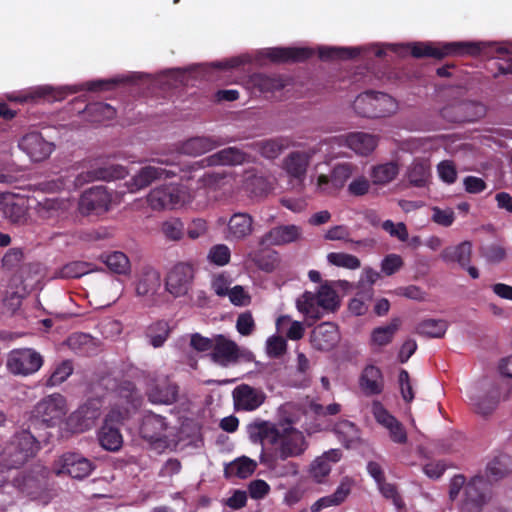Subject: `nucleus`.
Segmentation results:
<instances>
[{"label": "nucleus", "instance_id": "f257e3e1", "mask_svg": "<svg viewBox=\"0 0 512 512\" xmlns=\"http://www.w3.org/2000/svg\"><path fill=\"white\" fill-rule=\"evenodd\" d=\"M299 408L292 403H285L278 409L277 423L256 419L247 425V433L252 443H259L264 448L271 446L270 453L282 459L301 457L309 447L303 431L295 427L299 421Z\"/></svg>", "mask_w": 512, "mask_h": 512}, {"label": "nucleus", "instance_id": "f03ea898", "mask_svg": "<svg viewBox=\"0 0 512 512\" xmlns=\"http://www.w3.org/2000/svg\"><path fill=\"white\" fill-rule=\"evenodd\" d=\"M414 57L443 58L449 55L486 54L497 59L499 74H512V45L487 42H451L439 45L432 43H412L404 47Z\"/></svg>", "mask_w": 512, "mask_h": 512}, {"label": "nucleus", "instance_id": "7ed1b4c3", "mask_svg": "<svg viewBox=\"0 0 512 512\" xmlns=\"http://www.w3.org/2000/svg\"><path fill=\"white\" fill-rule=\"evenodd\" d=\"M198 182L203 188L210 190H222L224 194H234L240 189L254 196H262L269 191V185L262 176L249 175L245 181H241L233 174L204 173Z\"/></svg>", "mask_w": 512, "mask_h": 512}, {"label": "nucleus", "instance_id": "20e7f679", "mask_svg": "<svg viewBox=\"0 0 512 512\" xmlns=\"http://www.w3.org/2000/svg\"><path fill=\"white\" fill-rule=\"evenodd\" d=\"M485 487L483 477L476 476L466 483L464 476L455 475L450 481L449 497L456 501L460 512H481L486 501Z\"/></svg>", "mask_w": 512, "mask_h": 512}, {"label": "nucleus", "instance_id": "39448f33", "mask_svg": "<svg viewBox=\"0 0 512 512\" xmlns=\"http://www.w3.org/2000/svg\"><path fill=\"white\" fill-rule=\"evenodd\" d=\"M39 449V442L29 431L18 432L0 452V468L3 470L19 468L34 457Z\"/></svg>", "mask_w": 512, "mask_h": 512}, {"label": "nucleus", "instance_id": "423d86ee", "mask_svg": "<svg viewBox=\"0 0 512 512\" xmlns=\"http://www.w3.org/2000/svg\"><path fill=\"white\" fill-rule=\"evenodd\" d=\"M356 114L367 118L389 117L396 113L398 104L385 93L368 91L356 97L353 103Z\"/></svg>", "mask_w": 512, "mask_h": 512}, {"label": "nucleus", "instance_id": "0eeeda50", "mask_svg": "<svg viewBox=\"0 0 512 512\" xmlns=\"http://www.w3.org/2000/svg\"><path fill=\"white\" fill-rule=\"evenodd\" d=\"M192 194L182 185H162L147 195V203L155 211L175 210L189 204Z\"/></svg>", "mask_w": 512, "mask_h": 512}, {"label": "nucleus", "instance_id": "6e6552de", "mask_svg": "<svg viewBox=\"0 0 512 512\" xmlns=\"http://www.w3.org/2000/svg\"><path fill=\"white\" fill-rule=\"evenodd\" d=\"M43 365V355L31 347L10 350L7 353L5 362L7 372L16 377L32 376L36 374Z\"/></svg>", "mask_w": 512, "mask_h": 512}, {"label": "nucleus", "instance_id": "1a4fd4ad", "mask_svg": "<svg viewBox=\"0 0 512 512\" xmlns=\"http://www.w3.org/2000/svg\"><path fill=\"white\" fill-rule=\"evenodd\" d=\"M119 78H114L110 80H95L90 81L81 85H73V86H61L54 88L52 86H39L35 88L30 95H25L21 98H14L15 101L26 102L29 98H45L47 100H62L68 94L76 93L80 90H89V91H97V90H108L114 84L120 82Z\"/></svg>", "mask_w": 512, "mask_h": 512}, {"label": "nucleus", "instance_id": "9d476101", "mask_svg": "<svg viewBox=\"0 0 512 512\" xmlns=\"http://www.w3.org/2000/svg\"><path fill=\"white\" fill-rule=\"evenodd\" d=\"M142 167L127 183L130 193L138 192L148 187L152 182L174 177L181 171L180 168H172L173 164L166 159H157Z\"/></svg>", "mask_w": 512, "mask_h": 512}, {"label": "nucleus", "instance_id": "9b49d317", "mask_svg": "<svg viewBox=\"0 0 512 512\" xmlns=\"http://www.w3.org/2000/svg\"><path fill=\"white\" fill-rule=\"evenodd\" d=\"M209 357L220 367H230L241 361L253 359L250 351L240 348L235 341L222 334L214 335V344Z\"/></svg>", "mask_w": 512, "mask_h": 512}, {"label": "nucleus", "instance_id": "f8f14e48", "mask_svg": "<svg viewBox=\"0 0 512 512\" xmlns=\"http://www.w3.org/2000/svg\"><path fill=\"white\" fill-rule=\"evenodd\" d=\"M357 172H359V167L356 164L339 163L333 167L330 176L319 174L311 177V182L315 185L317 193L332 195L341 190Z\"/></svg>", "mask_w": 512, "mask_h": 512}, {"label": "nucleus", "instance_id": "ddd939ff", "mask_svg": "<svg viewBox=\"0 0 512 512\" xmlns=\"http://www.w3.org/2000/svg\"><path fill=\"white\" fill-rule=\"evenodd\" d=\"M95 469V464L78 452H66L60 455L52 465L57 476L68 475L74 479H84Z\"/></svg>", "mask_w": 512, "mask_h": 512}, {"label": "nucleus", "instance_id": "4468645a", "mask_svg": "<svg viewBox=\"0 0 512 512\" xmlns=\"http://www.w3.org/2000/svg\"><path fill=\"white\" fill-rule=\"evenodd\" d=\"M127 170L121 165H105L98 166L87 171H82L77 175H73V179H66L58 189H70L72 187H80L86 183L103 180L111 181L124 178L127 175Z\"/></svg>", "mask_w": 512, "mask_h": 512}, {"label": "nucleus", "instance_id": "2eb2a0df", "mask_svg": "<svg viewBox=\"0 0 512 512\" xmlns=\"http://www.w3.org/2000/svg\"><path fill=\"white\" fill-rule=\"evenodd\" d=\"M194 275L195 269L191 263H176L166 275V291L174 298L186 296L192 287Z\"/></svg>", "mask_w": 512, "mask_h": 512}, {"label": "nucleus", "instance_id": "dca6fc26", "mask_svg": "<svg viewBox=\"0 0 512 512\" xmlns=\"http://www.w3.org/2000/svg\"><path fill=\"white\" fill-rule=\"evenodd\" d=\"M318 151L317 147H310L305 150H295L286 155L282 161V169L290 183L303 184L310 162Z\"/></svg>", "mask_w": 512, "mask_h": 512}, {"label": "nucleus", "instance_id": "f3484780", "mask_svg": "<svg viewBox=\"0 0 512 512\" xmlns=\"http://www.w3.org/2000/svg\"><path fill=\"white\" fill-rule=\"evenodd\" d=\"M127 417V413L111 410L106 416L103 426L98 432L100 446L110 452H117L123 445V436L119 424Z\"/></svg>", "mask_w": 512, "mask_h": 512}, {"label": "nucleus", "instance_id": "a211bd4d", "mask_svg": "<svg viewBox=\"0 0 512 512\" xmlns=\"http://www.w3.org/2000/svg\"><path fill=\"white\" fill-rule=\"evenodd\" d=\"M66 413V399L58 393L46 396L34 408L35 417L47 426L59 424Z\"/></svg>", "mask_w": 512, "mask_h": 512}, {"label": "nucleus", "instance_id": "6ab92c4d", "mask_svg": "<svg viewBox=\"0 0 512 512\" xmlns=\"http://www.w3.org/2000/svg\"><path fill=\"white\" fill-rule=\"evenodd\" d=\"M161 275L153 267H144L135 281L136 295L147 304L156 305L161 288Z\"/></svg>", "mask_w": 512, "mask_h": 512}, {"label": "nucleus", "instance_id": "aec40b11", "mask_svg": "<svg viewBox=\"0 0 512 512\" xmlns=\"http://www.w3.org/2000/svg\"><path fill=\"white\" fill-rule=\"evenodd\" d=\"M100 416L98 401H89L74 411L66 421L67 429L72 433H82L91 429Z\"/></svg>", "mask_w": 512, "mask_h": 512}, {"label": "nucleus", "instance_id": "412c9836", "mask_svg": "<svg viewBox=\"0 0 512 512\" xmlns=\"http://www.w3.org/2000/svg\"><path fill=\"white\" fill-rule=\"evenodd\" d=\"M471 405L481 415L491 414L498 406L501 396L496 386H474L468 391Z\"/></svg>", "mask_w": 512, "mask_h": 512}, {"label": "nucleus", "instance_id": "4be33fe9", "mask_svg": "<svg viewBox=\"0 0 512 512\" xmlns=\"http://www.w3.org/2000/svg\"><path fill=\"white\" fill-rule=\"evenodd\" d=\"M232 397L235 409L245 412L257 410L266 400L263 389L248 384L236 386L232 391Z\"/></svg>", "mask_w": 512, "mask_h": 512}, {"label": "nucleus", "instance_id": "5701e85b", "mask_svg": "<svg viewBox=\"0 0 512 512\" xmlns=\"http://www.w3.org/2000/svg\"><path fill=\"white\" fill-rule=\"evenodd\" d=\"M337 141L339 145L346 146L357 155L368 156L378 146L379 136L372 133L357 131L341 135L337 138Z\"/></svg>", "mask_w": 512, "mask_h": 512}, {"label": "nucleus", "instance_id": "b1692460", "mask_svg": "<svg viewBox=\"0 0 512 512\" xmlns=\"http://www.w3.org/2000/svg\"><path fill=\"white\" fill-rule=\"evenodd\" d=\"M49 470L36 465L29 472H23L17 475L13 481V487L21 494L33 496L40 486L48 479Z\"/></svg>", "mask_w": 512, "mask_h": 512}, {"label": "nucleus", "instance_id": "393cba45", "mask_svg": "<svg viewBox=\"0 0 512 512\" xmlns=\"http://www.w3.org/2000/svg\"><path fill=\"white\" fill-rule=\"evenodd\" d=\"M259 461L273 476L277 478L297 477L300 473V466L298 463L289 459H282L277 454L270 453L265 449H262Z\"/></svg>", "mask_w": 512, "mask_h": 512}, {"label": "nucleus", "instance_id": "a878e982", "mask_svg": "<svg viewBox=\"0 0 512 512\" xmlns=\"http://www.w3.org/2000/svg\"><path fill=\"white\" fill-rule=\"evenodd\" d=\"M18 146L35 162L45 160L54 150V144L46 141L41 134L36 132L23 136Z\"/></svg>", "mask_w": 512, "mask_h": 512}, {"label": "nucleus", "instance_id": "bb28decb", "mask_svg": "<svg viewBox=\"0 0 512 512\" xmlns=\"http://www.w3.org/2000/svg\"><path fill=\"white\" fill-rule=\"evenodd\" d=\"M111 199L103 186H97L85 191L79 200V210L82 214L100 213L108 210Z\"/></svg>", "mask_w": 512, "mask_h": 512}, {"label": "nucleus", "instance_id": "cd10ccee", "mask_svg": "<svg viewBox=\"0 0 512 512\" xmlns=\"http://www.w3.org/2000/svg\"><path fill=\"white\" fill-rule=\"evenodd\" d=\"M147 396L153 404L170 405L177 400L178 386L168 378L160 377L149 384Z\"/></svg>", "mask_w": 512, "mask_h": 512}, {"label": "nucleus", "instance_id": "c85d7f7f", "mask_svg": "<svg viewBox=\"0 0 512 512\" xmlns=\"http://www.w3.org/2000/svg\"><path fill=\"white\" fill-rule=\"evenodd\" d=\"M247 160V155L243 151L235 147H228L222 149L200 161L194 162L190 168L196 169L203 168L205 166H228V165H240Z\"/></svg>", "mask_w": 512, "mask_h": 512}, {"label": "nucleus", "instance_id": "c756f323", "mask_svg": "<svg viewBox=\"0 0 512 512\" xmlns=\"http://www.w3.org/2000/svg\"><path fill=\"white\" fill-rule=\"evenodd\" d=\"M301 226L295 224L279 225L269 230L261 239L263 245L280 246L297 242L302 238Z\"/></svg>", "mask_w": 512, "mask_h": 512}, {"label": "nucleus", "instance_id": "7c9ffc66", "mask_svg": "<svg viewBox=\"0 0 512 512\" xmlns=\"http://www.w3.org/2000/svg\"><path fill=\"white\" fill-rule=\"evenodd\" d=\"M342 452L339 449H330L316 457L309 465V474L317 483L325 482L329 476L332 465L339 462Z\"/></svg>", "mask_w": 512, "mask_h": 512}, {"label": "nucleus", "instance_id": "2f4dec72", "mask_svg": "<svg viewBox=\"0 0 512 512\" xmlns=\"http://www.w3.org/2000/svg\"><path fill=\"white\" fill-rule=\"evenodd\" d=\"M340 340L338 328L331 322H324L315 327L311 334V343L318 350L328 351Z\"/></svg>", "mask_w": 512, "mask_h": 512}, {"label": "nucleus", "instance_id": "473e14b6", "mask_svg": "<svg viewBox=\"0 0 512 512\" xmlns=\"http://www.w3.org/2000/svg\"><path fill=\"white\" fill-rule=\"evenodd\" d=\"M253 232V218L247 213L233 214L228 223L225 238L229 241L244 240Z\"/></svg>", "mask_w": 512, "mask_h": 512}, {"label": "nucleus", "instance_id": "72a5a7b5", "mask_svg": "<svg viewBox=\"0 0 512 512\" xmlns=\"http://www.w3.org/2000/svg\"><path fill=\"white\" fill-rule=\"evenodd\" d=\"M167 423L165 419L152 412L143 416L140 435L149 442L160 441L166 437Z\"/></svg>", "mask_w": 512, "mask_h": 512}, {"label": "nucleus", "instance_id": "f704fd0d", "mask_svg": "<svg viewBox=\"0 0 512 512\" xmlns=\"http://www.w3.org/2000/svg\"><path fill=\"white\" fill-rule=\"evenodd\" d=\"M71 204L67 200H59L57 198H45L39 201L35 207L39 218L46 221H56L69 208Z\"/></svg>", "mask_w": 512, "mask_h": 512}, {"label": "nucleus", "instance_id": "c9c22d12", "mask_svg": "<svg viewBox=\"0 0 512 512\" xmlns=\"http://www.w3.org/2000/svg\"><path fill=\"white\" fill-rule=\"evenodd\" d=\"M264 55L273 62L302 61L312 55V51L304 47H276L264 51Z\"/></svg>", "mask_w": 512, "mask_h": 512}, {"label": "nucleus", "instance_id": "e433bc0d", "mask_svg": "<svg viewBox=\"0 0 512 512\" xmlns=\"http://www.w3.org/2000/svg\"><path fill=\"white\" fill-rule=\"evenodd\" d=\"M359 385L366 395L380 394L383 390L381 370L375 365H367L360 375Z\"/></svg>", "mask_w": 512, "mask_h": 512}, {"label": "nucleus", "instance_id": "4c0bfd02", "mask_svg": "<svg viewBox=\"0 0 512 512\" xmlns=\"http://www.w3.org/2000/svg\"><path fill=\"white\" fill-rule=\"evenodd\" d=\"M407 178L411 185L425 187L431 179L429 159H415L407 170Z\"/></svg>", "mask_w": 512, "mask_h": 512}, {"label": "nucleus", "instance_id": "58836bf2", "mask_svg": "<svg viewBox=\"0 0 512 512\" xmlns=\"http://www.w3.org/2000/svg\"><path fill=\"white\" fill-rule=\"evenodd\" d=\"M472 244L469 241L445 248L441 252V259L447 263L456 262L461 267H466L471 260Z\"/></svg>", "mask_w": 512, "mask_h": 512}, {"label": "nucleus", "instance_id": "ea45409f", "mask_svg": "<svg viewBox=\"0 0 512 512\" xmlns=\"http://www.w3.org/2000/svg\"><path fill=\"white\" fill-rule=\"evenodd\" d=\"M459 115L452 117L450 120L455 122H472L476 121L486 114V106L480 102L476 101H466L462 102L455 107H453Z\"/></svg>", "mask_w": 512, "mask_h": 512}, {"label": "nucleus", "instance_id": "a19ab883", "mask_svg": "<svg viewBox=\"0 0 512 512\" xmlns=\"http://www.w3.org/2000/svg\"><path fill=\"white\" fill-rule=\"evenodd\" d=\"M399 173V166L395 162H387L374 165L370 170V178L373 185L385 186L392 182Z\"/></svg>", "mask_w": 512, "mask_h": 512}, {"label": "nucleus", "instance_id": "79ce46f5", "mask_svg": "<svg viewBox=\"0 0 512 512\" xmlns=\"http://www.w3.org/2000/svg\"><path fill=\"white\" fill-rule=\"evenodd\" d=\"M221 145L220 142L209 137H194L185 141L181 146V152L190 156H199Z\"/></svg>", "mask_w": 512, "mask_h": 512}, {"label": "nucleus", "instance_id": "37998d69", "mask_svg": "<svg viewBox=\"0 0 512 512\" xmlns=\"http://www.w3.org/2000/svg\"><path fill=\"white\" fill-rule=\"evenodd\" d=\"M334 434L337 439L346 447L350 448L360 441L359 430L354 423L348 420L339 421L334 426Z\"/></svg>", "mask_w": 512, "mask_h": 512}, {"label": "nucleus", "instance_id": "c03bdc74", "mask_svg": "<svg viewBox=\"0 0 512 512\" xmlns=\"http://www.w3.org/2000/svg\"><path fill=\"white\" fill-rule=\"evenodd\" d=\"M296 307L305 317L313 320L321 318L324 311L317 301L316 294L308 291L296 300Z\"/></svg>", "mask_w": 512, "mask_h": 512}, {"label": "nucleus", "instance_id": "a18cd8bd", "mask_svg": "<svg viewBox=\"0 0 512 512\" xmlns=\"http://www.w3.org/2000/svg\"><path fill=\"white\" fill-rule=\"evenodd\" d=\"M276 328L278 332L284 333L288 339L293 341L301 339L305 332L303 323L292 320L288 315L277 318Z\"/></svg>", "mask_w": 512, "mask_h": 512}, {"label": "nucleus", "instance_id": "49530a36", "mask_svg": "<svg viewBox=\"0 0 512 512\" xmlns=\"http://www.w3.org/2000/svg\"><path fill=\"white\" fill-rule=\"evenodd\" d=\"M257 148L262 156L268 159L278 157L281 152L291 146V141L288 138H275L258 142Z\"/></svg>", "mask_w": 512, "mask_h": 512}, {"label": "nucleus", "instance_id": "de8ad7c7", "mask_svg": "<svg viewBox=\"0 0 512 512\" xmlns=\"http://www.w3.org/2000/svg\"><path fill=\"white\" fill-rule=\"evenodd\" d=\"M257 467L256 461L248 457H240L226 466V473L245 479L251 476Z\"/></svg>", "mask_w": 512, "mask_h": 512}, {"label": "nucleus", "instance_id": "09e8293b", "mask_svg": "<svg viewBox=\"0 0 512 512\" xmlns=\"http://www.w3.org/2000/svg\"><path fill=\"white\" fill-rule=\"evenodd\" d=\"M448 328L445 320L425 319L416 327V333L430 338H441Z\"/></svg>", "mask_w": 512, "mask_h": 512}, {"label": "nucleus", "instance_id": "8fccbe9b", "mask_svg": "<svg viewBox=\"0 0 512 512\" xmlns=\"http://www.w3.org/2000/svg\"><path fill=\"white\" fill-rule=\"evenodd\" d=\"M94 271L92 263L84 261H72L61 267L56 276L59 278H79Z\"/></svg>", "mask_w": 512, "mask_h": 512}, {"label": "nucleus", "instance_id": "3c124183", "mask_svg": "<svg viewBox=\"0 0 512 512\" xmlns=\"http://www.w3.org/2000/svg\"><path fill=\"white\" fill-rule=\"evenodd\" d=\"M317 301L324 311H334L339 307L340 301L335 289L328 283L320 286L317 293Z\"/></svg>", "mask_w": 512, "mask_h": 512}, {"label": "nucleus", "instance_id": "603ef678", "mask_svg": "<svg viewBox=\"0 0 512 512\" xmlns=\"http://www.w3.org/2000/svg\"><path fill=\"white\" fill-rule=\"evenodd\" d=\"M399 326V319H393L390 324L374 329L371 335L372 344L378 347L389 344Z\"/></svg>", "mask_w": 512, "mask_h": 512}, {"label": "nucleus", "instance_id": "864d4df0", "mask_svg": "<svg viewBox=\"0 0 512 512\" xmlns=\"http://www.w3.org/2000/svg\"><path fill=\"white\" fill-rule=\"evenodd\" d=\"M184 230V223L176 217L168 218L160 225L162 235L169 241H180L184 236Z\"/></svg>", "mask_w": 512, "mask_h": 512}, {"label": "nucleus", "instance_id": "5fc2aeb1", "mask_svg": "<svg viewBox=\"0 0 512 512\" xmlns=\"http://www.w3.org/2000/svg\"><path fill=\"white\" fill-rule=\"evenodd\" d=\"M360 53V48H343L323 46L318 48L319 57L322 60L329 59H350Z\"/></svg>", "mask_w": 512, "mask_h": 512}, {"label": "nucleus", "instance_id": "6e6d98bb", "mask_svg": "<svg viewBox=\"0 0 512 512\" xmlns=\"http://www.w3.org/2000/svg\"><path fill=\"white\" fill-rule=\"evenodd\" d=\"M170 332V328L167 322L158 321L150 325L147 329V337L149 338L150 344L157 348L161 347L167 340Z\"/></svg>", "mask_w": 512, "mask_h": 512}, {"label": "nucleus", "instance_id": "4d7b16f0", "mask_svg": "<svg viewBox=\"0 0 512 512\" xmlns=\"http://www.w3.org/2000/svg\"><path fill=\"white\" fill-rule=\"evenodd\" d=\"M327 261L333 266L349 270H356L361 266V262L356 256L344 252L329 253L327 255Z\"/></svg>", "mask_w": 512, "mask_h": 512}, {"label": "nucleus", "instance_id": "13d9d810", "mask_svg": "<svg viewBox=\"0 0 512 512\" xmlns=\"http://www.w3.org/2000/svg\"><path fill=\"white\" fill-rule=\"evenodd\" d=\"M86 113L91 116L92 122L103 123L113 119L116 115V110L106 103H94L87 106Z\"/></svg>", "mask_w": 512, "mask_h": 512}, {"label": "nucleus", "instance_id": "bf43d9fd", "mask_svg": "<svg viewBox=\"0 0 512 512\" xmlns=\"http://www.w3.org/2000/svg\"><path fill=\"white\" fill-rule=\"evenodd\" d=\"M107 267L117 274H128L130 272V261L128 257L119 251L108 254L104 259Z\"/></svg>", "mask_w": 512, "mask_h": 512}, {"label": "nucleus", "instance_id": "052dcab7", "mask_svg": "<svg viewBox=\"0 0 512 512\" xmlns=\"http://www.w3.org/2000/svg\"><path fill=\"white\" fill-rule=\"evenodd\" d=\"M72 373V362L69 360L62 361L55 367L50 377L48 378L46 385L51 387L57 386L63 383Z\"/></svg>", "mask_w": 512, "mask_h": 512}, {"label": "nucleus", "instance_id": "680f3d73", "mask_svg": "<svg viewBox=\"0 0 512 512\" xmlns=\"http://www.w3.org/2000/svg\"><path fill=\"white\" fill-rule=\"evenodd\" d=\"M371 185V180H369L365 175L357 172L348 184L347 191L352 196L360 197L366 195L370 191Z\"/></svg>", "mask_w": 512, "mask_h": 512}, {"label": "nucleus", "instance_id": "e2e57ef3", "mask_svg": "<svg viewBox=\"0 0 512 512\" xmlns=\"http://www.w3.org/2000/svg\"><path fill=\"white\" fill-rule=\"evenodd\" d=\"M231 257L230 249L225 244H217L210 248L207 259L217 266H224L229 263Z\"/></svg>", "mask_w": 512, "mask_h": 512}, {"label": "nucleus", "instance_id": "0e129e2a", "mask_svg": "<svg viewBox=\"0 0 512 512\" xmlns=\"http://www.w3.org/2000/svg\"><path fill=\"white\" fill-rule=\"evenodd\" d=\"M508 472V459L506 457L494 459L487 465L486 469L487 477L492 481L504 477Z\"/></svg>", "mask_w": 512, "mask_h": 512}, {"label": "nucleus", "instance_id": "69168bd1", "mask_svg": "<svg viewBox=\"0 0 512 512\" xmlns=\"http://www.w3.org/2000/svg\"><path fill=\"white\" fill-rule=\"evenodd\" d=\"M434 148L430 138H410L403 142L402 150L409 153L428 152Z\"/></svg>", "mask_w": 512, "mask_h": 512}, {"label": "nucleus", "instance_id": "338daca9", "mask_svg": "<svg viewBox=\"0 0 512 512\" xmlns=\"http://www.w3.org/2000/svg\"><path fill=\"white\" fill-rule=\"evenodd\" d=\"M253 83L261 92H273L283 88L281 79L267 75H257L253 78Z\"/></svg>", "mask_w": 512, "mask_h": 512}, {"label": "nucleus", "instance_id": "774afa93", "mask_svg": "<svg viewBox=\"0 0 512 512\" xmlns=\"http://www.w3.org/2000/svg\"><path fill=\"white\" fill-rule=\"evenodd\" d=\"M382 229L391 237L397 238L402 242L408 240V230L403 222L394 223L392 220H386L382 223Z\"/></svg>", "mask_w": 512, "mask_h": 512}]
</instances>
